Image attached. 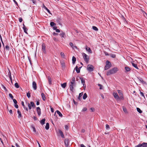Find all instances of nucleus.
Here are the masks:
<instances>
[{
    "instance_id": "f257e3e1",
    "label": "nucleus",
    "mask_w": 147,
    "mask_h": 147,
    "mask_svg": "<svg viewBox=\"0 0 147 147\" xmlns=\"http://www.w3.org/2000/svg\"><path fill=\"white\" fill-rule=\"evenodd\" d=\"M118 71L117 67H114L107 71V75L109 76L111 74H113L116 73Z\"/></svg>"
},
{
    "instance_id": "f03ea898",
    "label": "nucleus",
    "mask_w": 147,
    "mask_h": 147,
    "mask_svg": "<svg viewBox=\"0 0 147 147\" xmlns=\"http://www.w3.org/2000/svg\"><path fill=\"white\" fill-rule=\"evenodd\" d=\"M75 79V78L74 77H73L72 80L70 82V89L72 91L73 90L74 87L76 86Z\"/></svg>"
},
{
    "instance_id": "7ed1b4c3",
    "label": "nucleus",
    "mask_w": 147,
    "mask_h": 147,
    "mask_svg": "<svg viewBox=\"0 0 147 147\" xmlns=\"http://www.w3.org/2000/svg\"><path fill=\"white\" fill-rule=\"evenodd\" d=\"M82 54L84 61L87 63H88L89 59V56L84 53H82Z\"/></svg>"
},
{
    "instance_id": "20e7f679",
    "label": "nucleus",
    "mask_w": 147,
    "mask_h": 147,
    "mask_svg": "<svg viewBox=\"0 0 147 147\" xmlns=\"http://www.w3.org/2000/svg\"><path fill=\"white\" fill-rule=\"evenodd\" d=\"M112 66V65L111 63L108 61H107L106 62V65L105 66V70H106L110 68Z\"/></svg>"
},
{
    "instance_id": "39448f33",
    "label": "nucleus",
    "mask_w": 147,
    "mask_h": 147,
    "mask_svg": "<svg viewBox=\"0 0 147 147\" xmlns=\"http://www.w3.org/2000/svg\"><path fill=\"white\" fill-rule=\"evenodd\" d=\"M113 95L114 98L116 99L117 101H118L121 100L119 96L116 92H114L113 93Z\"/></svg>"
},
{
    "instance_id": "423d86ee",
    "label": "nucleus",
    "mask_w": 147,
    "mask_h": 147,
    "mask_svg": "<svg viewBox=\"0 0 147 147\" xmlns=\"http://www.w3.org/2000/svg\"><path fill=\"white\" fill-rule=\"evenodd\" d=\"M87 69L89 71H92L93 70L94 67L92 65H88L87 66Z\"/></svg>"
},
{
    "instance_id": "0eeeda50",
    "label": "nucleus",
    "mask_w": 147,
    "mask_h": 147,
    "mask_svg": "<svg viewBox=\"0 0 147 147\" xmlns=\"http://www.w3.org/2000/svg\"><path fill=\"white\" fill-rule=\"evenodd\" d=\"M117 92L118 93L119 97L121 100H123L124 98L123 94L122 93V92L119 90H117Z\"/></svg>"
},
{
    "instance_id": "6e6552de",
    "label": "nucleus",
    "mask_w": 147,
    "mask_h": 147,
    "mask_svg": "<svg viewBox=\"0 0 147 147\" xmlns=\"http://www.w3.org/2000/svg\"><path fill=\"white\" fill-rule=\"evenodd\" d=\"M8 74L7 76L9 77V79L11 80V83L12 84H13V82H12V79L11 78V73L10 71V70H9V69H8Z\"/></svg>"
},
{
    "instance_id": "1a4fd4ad",
    "label": "nucleus",
    "mask_w": 147,
    "mask_h": 147,
    "mask_svg": "<svg viewBox=\"0 0 147 147\" xmlns=\"http://www.w3.org/2000/svg\"><path fill=\"white\" fill-rule=\"evenodd\" d=\"M85 49L89 53H92V51L90 48V47H88L87 46H85Z\"/></svg>"
},
{
    "instance_id": "9d476101",
    "label": "nucleus",
    "mask_w": 147,
    "mask_h": 147,
    "mask_svg": "<svg viewBox=\"0 0 147 147\" xmlns=\"http://www.w3.org/2000/svg\"><path fill=\"white\" fill-rule=\"evenodd\" d=\"M32 87L34 90H35L37 89L36 84L35 82L33 81L32 82Z\"/></svg>"
},
{
    "instance_id": "9b49d317",
    "label": "nucleus",
    "mask_w": 147,
    "mask_h": 147,
    "mask_svg": "<svg viewBox=\"0 0 147 147\" xmlns=\"http://www.w3.org/2000/svg\"><path fill=\"white\" fill-rule=\"evenodd\" d=\"M36 111L38 115L40 116L41 115V110L40 108L39 107L36 108Z\"/></svg>"
},
{
    "instance_id": "f8f14e48",
    "label": "nucleus",
    "mask_w": 147,
    "mask_h": 147,
    "mask_svg": "<svg viewBox=\"0 0 147 147\" xmlns=\"http://www.w3.org/2000/svg\"><path fill=\"white\" fill-rule=\"evenodd\" d=\"M42 51L44 53H45V46L44 43H43L42 44Z\"/></svg>"
},
{
    "instance_id": "ddd939ff",
    "label": "nucleus",
    "mask_w": 147,
    "mask_h": 147,
    "mask_svg": "<svg viewBox=\"0 0 147 147\" xmlns=\"http://www.w3.org/2000/svg\"><path fill=\"white\" fill-rule=\"evenodd\" d=\"M23 28L24 30V32L28 34L27 32V30H28V29L23 24Z\"/></svg>"
},
{
    "instance_id": "4468645a",
    "label": "nucleus",
    "mask_w": 147,
    "mask_h": 147,
    "mask_svg": "<svg viewBox=\"0 0 147 147\" xmlns=\"http://www.w3.org/2000/svg\"><path fill=\"white\" fill-rule=\"evenodd\" d=\"M46 11L45 12L46 14H47L48 16H50V15H52V14L50 12L49 10H46Z\"/></svg>"
},
{
    "instance_id": "2eb2a0df",
    "label": "nucleus",
    "mask_w": 147,
    "mask_h": 147,
    "mask_svg": "<svg viewBox=\"0 0 147 147\" xmlns=\"http://www.w3.org/2000/svg\"><path fill=\"white\" fill-rule=\"evenodd\" d=\"M139 81L142 83L143 84H146V82H144L142 78H140L139 80Z\"/></svg>"
},
{
    "instance_id": "dca6fc26",
    "label": "nucleus",
    "mask_w": 147,
    "mask_h": 147,
    "mask_svg": "<svg viewBox=\"0 0 147 147\" xmlns=\"http://www.w3.org/2000/svg\"><path fill=\"white\" fill-rule=\"evenodd\" d=\"M59 134H60L61 136V137L63 138H64V135H63L62 131L60 130H59Z\"/></svg>"
},
{
    "instance_id": "f3484780",
    "label": "nucleus",
    "mask_w": 147,
    "mask_h": 147,
    "mask_svg": "<svg viewBox=\"0 0 147 147\" xmlns=\"http://www.w3.org/2000/svg\"><path fill=\"white\" fill-rule=\"evenodd\" d=\"M75 69L77 73H79L80 72V67L78 68V67L77 66H76L75 67Z\"/></svg>"
},
{
    "instance_id": "a211bd4d",
    "label": "nucleus",
    "mask_w": 147,
    "mask_h": 147,
    "mask_svg": "<svg viewBox=\"0 0 147 147\" xmlns=\"http://www.w3.org/2000/svg\"><path fill=\"white\" fill-rule=\"evenodd\" d=\"M41 96L42 99L43 100L45 101L46 100V98L44 94L43 93L41 94Z\"/></svg>"
},
{
    "instance_id": "6ab92c4d",
    "label": "nucleus",
    "mask_w": 147,
    "mask_h": 147,
    "mask_svg": "<svg viewBox=\"0 0 147 147\" xmlns=\"http://www.w3.org/2000/svg\"><path fill=\"white\" fill-rule=\"evenodd\" d=\"M76 61V58L74 56H73L72 57V61L73 64H74L75 63Z\"/></svg>"
},
{
    "instance_id": "aec40b11",
    "label": "nucleus",
    "mask_w": 147,
    "mask_h": 147,
    "mask_svg": "<svg viewBox=\"0 0 147 147\" xmlns=\"http://www.w3.org/2000/svg\"><path fill=\"white\" fill-rule=\"evenodd\" d=\"M80 79L81 82L83 84V86H84V85H85V80L84 79L82 78H80Z\"/></svg>"
},
{
    "instance_id": "412c9836",
    "label": "nucleus",
    "mask_w": 147,
    "mask_h": 147,
    "mask_svg": "<svg viewBox=\"0 0 147 147\" xmlns=\"http://www.w3.org/2000/svg\"><path fill=\"white\" fill-rule=\"evenodd\" d=\"M65 144L66 145H69V140L67 139H66L65 140L64 142Z\"/></svg>"
},
{
    "instance_id": "4be33fe9",
    "label": "nucleus",
    "mask_w": 147,
    "mask_h": 147,
    "mask_svg": "<svg viewBox=\"0 0 147 147\" xmlns=\"http://www.w3.org/2000/svg\"><path fill=\"white\" fill-rule=\"evenodd\" d=\"M56 112H57V113L59 115L60 117H62V115L59 111L57 110L56 111Z\"/></svg>"
},
{
    "instance_id": "5701e85b",
    "label": "nucleus",
    "mask_w": 147,
    "mask_h": 147,
    "mask_svg": "<svg viewBox=\"0 0 147 147\" xmlns=\"http://www.w3.org/2000/svg\"><path fill=\"white\" fill-rule=\"evenodd\" d=\"M17 112L18 114V118H20L22 117V115L20 111L19 110H18L17 111Z\"/></svg>"
},
{
    "instance_id": "b1692460",
    "label": "nucleus",
    "mask_w": 147,
    "mask_h": 147,
    "mask_svg": "<svg viewBox=\"0 0 147 147\" xmlns=\"http://www.w3.org/2000/svg\"><path fill=\"white\" fill-rule=\"evenodd\" d=\"M48 81H49V84H51V82H52L51 78L49 76H48Z\"/></svg>"
},
{
    "instance_id": "393cba45",
    "label": "nucleus",
    "mask_w": 147,
    "mask_h": 147,
    "mask_svg": "<svg viewBox=\"0 0 147 147\" xmlns=\"http://www.w3.org/2000/svg\"><path fill=\"white\" fill-rule=\"evenodd\" d=\"M45 119H43L42 120H41L40 121V123L42 125H43L45 123Z\"/></svg>"
},
{
    "instance_id": "a878e982",
    "label": "nucleus",
    "mask_w": 147,
    "mask_h": 147,
    "mask_svg": "<svg viewBox=\"0 0 147 147\" xmlns=\"http://www.w3.org/2000/svg\"><path fill=\"white\" fill-rule=\"evenodd\" d=\"M66 86V83H64L62 84H61V86L63 88H65Z\"/></svg>"
},
{
    "instance_id": "bb28decb",
    "label": "nucleus",
    "mask_w": 147,
    "mask_h": 147,
    "mask_svg": "<svg viewBox=\"0 0 147 147\" xmlns=\"http://www.w3.org/2000/svg\"><path fill=\"white\" fill-rule=\"evenodd\" d=\"M45 129L47 130H48L49 129V123H47L46 124V126H45Z\"/></svg>"
},
{
    "instance_id": "cd10ccee",
    "label": "nucleus",
    "mask_w": 147,
    "mask_h": 147,
    "mask_svg": "<svg viewBox=\"0 0 147 147\" xmlns=\"http://www.w3.org/2000/svg\"><path fill=\"white\" fill-rule=\"evenodd\" d=\"M60 36L62 38H64L65 35V33L63 32H62L60 34Z\"/></svg>"
},
{
    "instance_id": "c85d7f7f",
    "label": "nucleus",
    "mask_w": 147,
    "mask_h": 147,
    "mask_svg": "<svg viewBox=\"0 0 147 147\" xmlns=\"http://www.w3.org/2000/svg\"><path fill=\"white\" fill-rule=\"evenodd\" d=\"M125 69L126 71H129L131 70V69L130 68L127 67H125Z\"/></svg>"
},
{
    "instance_id": "c756f323",
    "label": "nucleus",
    "mask_w": 147,
    "mask_h": 147,
    "mask_svg": "<svg viewBox=\"0 0 147 147\" xmlns=\"http://www.w3.org/2000/svg\"><path fill=\"white\" fill-rule=\"evenodd\" d=\"M132 65L133 66L135 67L137 69H138L137 65L136 64L133 63H132Z\"/></svg>"
},
{
    "instance_id": "7c9ffc66",
    "label": "nucleus",
    "mask_w": 147,
    "mask_h": 147,
    "mask_svg": "<svg viewBox=\"0 0 147 147\" xmlns=\"http://www.w3.org/2000/svg\"><path fill=\"white\" fill-rule=\"evenodd\" d=\"M142 147H147V143H144L142 144Z\"/></svg>"
},
{
    "instance_id": "2f4dec72",
    "label": "nucleus",
    "mask_w": 147,
    "mask_h": 147,
    "mask_svg": "<svg viewBox=\"0 0 147 147\" xmlns=\"http://www.w3.org/2000/svg\"><path fill=\"white\" fill-rule=\"evenodd\" d=\"M83 93L82 92L80 93L79 94V96L78 97V99L79 100H80V97L83 95Z\"/></svg>"
},
{
    "instance_id": "473e14b6",
    "label": "nucleus",
    "mask_w": 147,
    "mask_h": 147,
    "mask_svg": "<svg viewBox=\"0 0 147 147\" xmlns=\"http://www.w3.org/2000/svg\"><path fill=\"white\" fill-rule=\"evenodd\" d=\"M30 104L32 107L34 108L35 107V105H34V103L33 102H31Z\"/></svg>"
},
{
    "instance_id": "72a5a7b5",
    "label": "nucleus",
    "mask_w": 147,
    "mask_h": 147,
    "mask_svg": "<svg viewBox=\"0 0 147 147\" xmlns=\"http://www.w3.org/2000/svg\"><path fill=\"white\" fill-rule=\"evenodd\" d=\"M87 97V96L86 93H84L83 96V99L85 100Z\"/></svg>"
},
{
    "instance_id": "f704fd0d",
    "label": "nucleus",
    "mask_w": 147,
    "mask_h": 147,
    "mask_svg": "<svg viewBox=\"0 0 147 147\" xmlns=\"http://www.w3.org/2000/svg\"><path fill=\"white\" fill-rule=\"evenodd\" d=\"M123 111L125 113H127V109L124 107H123Z\"/></svg>"
},
{
    "instance_id": "c9c22d12",
    "label": "nucleus",
    "mask_w": 147,
    "mask_h": 147,
    "mask_svg": "<svg viewBox=\"0 0 147 147\" xmlns=\"http://www.w3.org/2000/svg\"><path fill=\"white\" fill-rule=\"evenodd\" d=\"M137 111L140 113H141L142 112V111L139 108H137Z\"/></svg>"
},
{
    "instance_id": "e433bc0d",
    "label": "nucleus",
    "mask_w": 147,
    "mask_h": 147,
    "mask_svg": "<svg viewBox=\"0 0 147 147\" xmlns=\"http://www.w3.org/2000/svg\"><path fill=\"white\" fill-rule=\"evenodd\" d=\"M92 29L95 31H98V28L96 26H92Z\"/></svg>"
},
{
    "instance_id": "4c0bfd02",
    "label": "nucleus",
    "mask_w": 147,
    "mask_h": 147,
    "mask_svg": "<svg viewBox=\"0 0 147 147\" xmlns=\"http://www.w3.org/2000/svg\"><path fill=\"white\" fill-rule=\"evenodd\" d=\"M62 57L65 58V55L63 52H61L60 53Z\"/></svg>"
},
{
    "instance_id": "58836bf2",
    "label": "nucleus",
    "mask_w": 147,
    "mask_h": 147,
    "mask_svg": "<svg viewBox=\"0 0 147 147\" xmlns=\"http://www.w3.org/2000/svg\"><path fill=\"white\" fill-rule=\"evenodd\" d=\"M55 25V24L53 22H51L50 23V25L52 27L53 26Z\"/></svg>"
},
{
    "instance_id": "ea45409f",
    "label": "nucleus",
    "mask_w": 147,
    "mask_h": 147,
    "mask_svg": "<svg viewBox=\"0 0 147 147\" xmlns=\"http://www.w3.org/2000/svg\"><path fill=\"white\" fill-rule=\"evenodd\" d=\"M15 87L16 88H19V85H18V84L17 83H16L15 84Z\"/></svg>"
},
{
    "instance_id": "a19ab883",
    "label": "nucleus",
    "mask_w": 147,
    "mask_h": 147,
    "mask_svg": "<svg viewBox=\"0 0 147 147\" xmlns=\"http://www.w3.org/2000/svg\"><path fill=\"white\" fill-rule=\"evenodd\" d=\"M32 2L34 4H36L38 1V0H31Z\"/></svg>"
},
{
    "instance_id": "79ce46f5",
    "label": "nucleus",
    "mask_w": 147,
    "mask_h": 147,
    "mask_svg": "<svg viewBox=\"0 0 147 147\" xmlns=\"http://www.w3.org/2000/svg\"><path fill=\"white\" fill-rule=\"evenodd\" d=\"M27 96L28 98H29L30 97V92H28V93H27Z\"/></svg>"
},
{
    "instance_id": "37998d69",
    "label": "nucleus",
    "mask_w": 147,
    "mask_h": 147,
    "mask_svg": "<svg viewBox=\"0 0 147 147\" xmlns=\"http://www.w3.org/2000/svg\"><path fill=\"white\" fill-rule=\"evenodd\" d=\"M1 86L3 89L5 91H7V90L5 86H4L3 85H2Z\"/></svg>"
},
{
    "instance_id": "c03bdc74",
    "label": "nucleus",
    "mask_w": 147,
    "mask_h": 147,
    "mask_svg": "<svg viewBox=\"0 0 147 147\" xmlns=\"http://www.w3.org/2000/svg\"><path fill=\"white\" fill-rule=\"evenodd\" d=\"M70 45L72 47L73 49H74V45L72 42H70L69 43Z\"/></svg>"
},
{
    "instance_id": "a18cd8bd",
    "label": "nucleus",
    "mask_w": 147,
    "mask_h": 147,
    "mask_svg": "<svg viewBox=\"0 0 147 147\" xmlns=\"http://www.w3.org/2000/svg\"><path fill=\"white\" fill-rule=\"evenodd\" d=\"M32 127L33 129V131H34V132H36V129H35V127L33 126H32Z\"/></svg>"
},
{
    "instance_id": "49530a36",
    "label": "nucleus",
    "mask_w": 147,
    "mask_h": 147,
    "mask_svg": "<svg viewBox=\"0 0 147 147\" xmlns=\"http://www.w3.org/2000/svg\"><path fill=\"white\" fill-rule=\"evenodd\" d=\"M28 106L29 107V109H31V108H32L31 107L32 106L29 103H28Z\"/></svg>"
},
{
    "instance_id": "de8ad7c7",
    "label": "nucleus",
    "mask_w": 147,
    "mask_h": 147,
    "mask_svg": "<svg viewBox=\"0 0 147 147\" xmlns=\"http://www.w3.org/2000/svg\"><path fill=\"white\" fill-rule=\"evenodd\" d=\"M98 86L100 87V88H99V89H102V85H101V84H98Z\"/></svg>"
},
{
    "instance_id": "09e8293b",
    "label": "nucleus",
    "mask_w": 147,
    "mask_h": 147,
    "mask_svg": "<svg viewBox=\"0 0 147 147\" xmlns=\"http://www.w3.org/2000/svg\"><path fill=\"white\" fill-rule=\"evenodd\" d=\"M9 96L12 99H13V96L12 95V94H10V93H9Z\"/></svg>"
},
{
    "instance_id": "8fccbe9b",
    "label": "nucleus",
    "mask_w": 147,
    "mask_h": 147,
    "mask_svg": "<svg viewBox=\"0 0 147 147\" xmlns=\"http://www.w3.org/2000/svg\"><path fill=\"white\" fill-rule=\"evenodd\" d=\"M106 129H109L110 128L109 125L107 124L106 125Z\"/></svg>"
},
{
    "instance_id": "3c124183",
    "label": "nucleus",
    "mask_w": 147,
    "mask_h": 147,
    "mask_svg": "<svg viewBox=\"0 0 147 147\" xmlns=\"http://www.w3.org/2000/svg\"><path fill=\"white\" fill-rule=\"evenodd\" d=\"M13 101L14 103L15 104H16L17 103V102L16 100L15 99H13Z\"/></svg>"
},
{
    "instance_id": "603ef678",
    "label": "nucleus",
    "mask_w": 147,
    "mask_h": 147,
    "mask_svg": "<svg viewBox=\"0 0 147 147\" xmlns=\"http://www.w3.org/2000/svg\"><path fill=\"white\" fill-rule=\"evenodd\" d=\"M86 110H87V108L86 107H84L83 108L82 111H86Z\"/></svg>"
},
{
    "instance_id": "864d4df0",
    "label": "nucleus",
    "mask_w": 147,
    "mask_h": 147,
    "mask_svg": "<svg viewBox=\"0 0 147 147\" xmlns=\"http://www.w3.org/2000/svg\"><path fill=\"white\" fill-rule=\"evenodd\" d=\"M43 6L42 7L43 8H44L45 9H48L45 6L44 4H42Z\"/></svg>"
},
{
    "instance_id": "5fc2aeb1",
    "label": "nucleus",
    "mask_w": 147,
    "mask_h": 147,
    "mask_svg": "<svg viewBox=\"0 0 147 147\" xmlns=\"http://www.w3.org/2000/svg\"><path fill=\"white\" fill-rule=\"evenodd\" d=\"M22 106H23V107H24V108H25V106L24 105V102H23V101L22 102Z\"/></svg>"
},
{
    "instance_id": "6e6d98bb",
    "label": "nucleus",
    "mask_w": 147,
    "mask_h": 147,
    "mask_svg": "<svg viewBox=\"0 0 147 147\" xmlns=\"http://www.w3.org/2000/svg\"><path fill=\"white\" fill-rule=\"evenodd\" d=\"M140 94H141V95L142 96L144 97V98H145V96H144V94L143 92H140Z\"/></svg>"
},
{
    "instance_id": "4d7b16f0",
    "label": "nucleus",
    "mask_w": 147,
    "mask_h": 147,
    "mask_svg": "<svg viewBox=\"0 0 147 147\" xmlns=\"http://www.w3.org/2000/svg\"><path fill=\"white\" fill-rule=\"evenodd\" d=\"M142 146V144H139L138 145L136 146L135 147H141Z\"/></svg>"
},
{
    "instance_id": "13d9d810",
    "label": "nucleus",
    "mask_w": 147,
    "mask_h": 147,
    "mask_svg": "<svg viewBox=\"0 0 147 147\" xmlns=\"http://www.w3.org/2000/svg\"><path fill=\"white\" fill-rule=\"evenodd\" d=\"M5 48L7 50H8L9 49V47L8 45H6L5 46Z\"/></svg>"
},
{
    "instance_id": "bf43d9fd",
    "label": "nucleus",
    "mask_w": 147,
    "mask_h": 147,
    "mask_svg": "<svg viewBox=\"0 0 147 147\" xmlns=\"http://www.w3.org/2000/svg\"><path fill=\"white\" fill-rule=\"evenodd\" d=\"M19 22H21L23 20L22 18H19Z\"/></svg>"
},
{
    "instance_id": "052dcab7",
    "label": "nucleus",
    "mask_w": 147,
    "mask_h": 147,
    "mask_svg": "<svg viewBox=\"0 0 147 147\" xmlns=\"http://www.w3.org/2000/svg\"><path fill=\"white\" fill-rule=\"evenodd\" d=\"M50 108L51 112L53 113L54 112V109H53V108L51 107H50Z\"/></svg>"
},
{
    "instance_id": "680f3d73",
    "label": "nucleus",
    "mask_w": 147,
    "mask_h": 147,
    "mask_svg": "<svg viewBox=\"0 0 147 147\" xmlns=\"http://www.w3.org/2000/svg\"><path fill=\"white\" fill-rule=\"evenodd\" d=\"M90 110L92 112H94V109L93 108H90Z\"/></svg>"
},
{
    "instance_id": "e2e57ef3",
    "label": "nucleus",
    "mask_w": 147,
    "mask_h": 147,
    "mask_svg": "<svg viewBox=\"0 0 147 147\" xmlns=\"http://www.w3.org/2000/svg\"><path fill=\"white\" fill-rule=\"evenodd\" d=\"M15 107L16 108H18V105L16 104H15Z\"/></svg>"
},
{
    "instance_id": "0e129e2a",
    "label": "nucleus",
    "mask_w": 147,
    "mask_h": 147,
    "mask_svg": "<svg viewBox=\"0 0 147 147\" xmlns=\"http://www.w3.org/2000/svg\"><path fill=\"white\" fill-rule=\"evenodd\" d=\"M68 126L67 125H66L65 126V128L66 129H67L68 128Z\"/></svg>"
},
{
    "instance_id": "69168bd1",
    "label": "nucleus",
    "mask_w": 147,
    "mask_h": 147,
    "mask_svg": "<svg viewBox=\"0 0 147 147\" xmlns=\"http://www.w3.org/2000/svg\"><path fill=\"white\" fill-rule=\"evenodd\" d=\"M56 32H60V30L58 29H57L56 30Z\"/></svg>"
},
{
    "instance_id": "338daca9",
    "label": "nucleus",
    "mask_w": 147,
    "mask_h": 147,
    "mask_svg": "<svg viewBox=\"0 0 147 147\" xmlns=\"http://www.w3.org/2000/svg\"><path fill=\"white\" fill-rule=\"evenodd\" d=\"M80 146L81 147H86V146L82 144L80 145Z\"/></svg>"
},
{
    "instance_id": "774afa93",
    "label": "nucleus",
    "mask_w": 147,
    "mask_h": 147,
    "mask_svg": "<svg viewBox=\"0 0 147 147\" xmlns=\"http://www.w3.org/2000/svg\"><path fill=\"white\" fill-rule=\"evenodd\" d=\"M16 147H20L19 146L17 143L16 144Z\"/></svg>"
}]
</instances>
